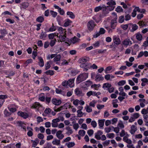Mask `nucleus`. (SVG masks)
Listing matches in <instances>:
<instances>
[{"label":"nucleus","mask_w":148,"mask_h":148,"mask_svg":"<svg viewBox=\"0 0 148 148\" xmlns=\"http://www.w3.org/2000/svg\"><path fill=\"white\" fill-rule=\"evenodd\" d=\"M103 8V11L105 13H108V9L106 8V6L105 5H103L102 7V8Z\"/></svg>","instance_id":"nucleus-42"},{"label":"nucleus","mask_w":148,"mask_h":148,"mask_svg":"<svg viewBox=\"0 0 148 148\" xmlns=\"http://www.w3.org/2000/svg\"><path fill=\"white\" fill-rule=\"evenodd\" d=\"M104 79L103 77L99 74H97L95 77V80L97 81H100L103 80Z\"/></svg>","instance_id":"nucleus-15"},{"label":"nucleus","mask_w":148,"mask_h":148,"mask_svg":"<svg viewBox=\"0 0 148 148\" xmlns=\"http://www.w3.org/2000/svg\"><path fill=\"white\" fill-rule=\"evenodd\" d=\"M110 140H106L103 143V145L104 146H107L110 143Z\"/></svg>","instance_id":"nucleus-63"},{"label":"nucleus","mask_w":148,"mask_h":148,"mask_svg":"<svg viewBox=\"0 0 148 148\" xmlns=\"http://www.w3.org/2000/svg\"><path fill=\"white\" fill-rule=\"evenodd\" d=\"M106 136L109 138H113L114 136V134L113 133H109L107 134Z\"/></svg>","instance_id":"nucleus-41"},{"label":"nucleus","mask_w":148,"mask_h":148,"mask_svg":"<svg viewBox=\"0 0 148 148\" xmlns=\"http://www.w3.org/2000/svg\"><path fill=\"white\" fill-rule=\"evenodd\" d=\"M58 30L60 34H64L66 33V30L65 29H63L62 27H59L58 28Z\"/></svg>","instance_id":"nucleus-25"},{"label":"nucleus","mask_w":148,"mask_h":148,"mask_svg":"<svg viewBox=\"0 0 148 148\" xmlns=\"http://www.w3.org/2000/svg\"><path fill=\"white\" fill-rule=\"evenodd\" d=\"M102 9V7L101 6H99L96 7L95 8L94 10L95 12H98Z\"/></svg>","instance_id":"nucleus-51"},{"label":"nucleus","mask_w":148,"mask_h":148,"mask_svg":"<svg viewBox=\"0 0 148 148\" xmlns=\"http://www.w3.org/2000/svg\"><path fill=\"white\" fill-rule=\"evenodd\" d=\"M0 33L1 34V35L3 36V37H4L5 35L8 34L7 30L5 28L1 29L0 30Z\"/></svg>","instance_id":"nucleus-14"},{"label":"nucleus","mask_w":148,"mask_h":148,"mask_svg":"<svg viewBox=\"0 0 148 148\" xmlns=\"http://www.w3.org/2000/svg\"><path fill=\"white\" fill-rule=\"evenodd\" d=\"M95 23L94 21L91 20L89 21L88 23L87 26L89 30H92L95 26Z\"/></svg>","instance_id":"nucleus-4"},{"label":"nucleus","mask_w":148,"mask_h":148,"mask_svg":"<svg viewBox=\"0 0 148 148\" xmlns=\"http://www.w3.org/2000/svg\"><path fill=\"white\" fill-rule=\"evenodd\" d=\"M80 66L84 69V71H87L88 69L90 68V63L88 62L82 63L80 64Z\"/></svg>","instance_id":"nucleus-2"},{"label":"nucleus","mask_w":148,"mask_h":148,"mask_svg":"<svg viewBox=\"0 0 148 148\" xmlns=\"http://www.w3.org/2000/svg\"><path fill=\"white\" fill-rule=\"evenodd\" d=\"M63 35H60L59 36V38L60 40L64 41L66 40V33L64 34Z\"/></svg>","instance_id":"nucleus-20"},{"label":"nucleus","mask_w":148,"mask_h":148,"mask_svg":"<svg viewBox=\"0 0 148 148\" xmlns=\"http://www.w3.org/2000/svg\"><path fill=\"white\" fill-rule=\"evenodd\" d=\"M40 106V105L39 103L35 102L33 105L32 106V108L37 109Z\"/></svg>","instance_id":"nucleus-28"},{"label":"nucleus","mask_w":148,"mask_h":148,"mask_svg":"<svg viewBox=\"0 0 148 148\" xmlns=\"http://www.w3.org/2000/svg\"><path fill=\"white\" fill-rule=\"evenodd\" d=\"M9 110L12 112H14L16 111V109L15 108H11L10 107H8Z\"/></svg>","instance_id":"nucleus-57"},{"label":"nucleus","mask_w":148,"mask_h":148,"mask_svg":"<svg viewBox=\"0 0 148 148\" xmlns=\"http://www.w3.org/2000/svg\"><path fill=\"white\" fill-rule=\"evenodd\" d=\"M116 20H112L111 23V28L112 29H114L116 26Z\"/></svg>","instance_id":"nucleus-13"},{"label":"nucleus","mask_w":148,"mask_h":148,"mask_svg":"<svg viewBox=\"0 0 148 148\" xmlns=\"http://www.w3.org/2000/svg\"><path fill=\"white\" fill-rule=\"evenodd\" d=\"M103 134V132L101 130H99L95 134V138L98 140H100L101 137L100 136Z\"/></svg>","instance_id":"nucleus-8"},{"label":"nucleus","mask_w":148,"mask_h":148,"mask_svg":"<svg viewBox=\"0 0 148 148\" xmlns=\"http://www.w3.org/2000/svg\"><path fill=\"white\" fill-rule=\"evenodd\" d=\"M18 115L24 119H26L28 117L29 115L27 113L25 112H23L21 111H19L17 113Z\"/></svg>","instance_id":"nucleus-6"},{"label":"nucleus","mask_w":148,"mask_h":148,"mask_svg":"<svg viewBox=\"0 0 148 148\" xmlns=\"http://www.w3.org/2000/svg\"><path fill=\"white\" fill-rule=\"evenodd\" d=\"M114 7L115 6H114L109 5L106 6V8L107 9H108V11H111L113 10L114 9Z\"/></svg>","instance_id":"nucleus-39"},{"label":"nucleus","mask_w":148,"mask_h":148,"mask_svg":"<svg viewBox=\"0 0 148 148\" xmlns=\"http://www.w3.org/2000/svg\"><path fill=\"white\" fill-rule=\"evenodd\" d=\"M104 119L99 120L98 121V124L99 127L100 129H103L104 125Z\"/></svg>","instance_id":"nucleus-12"},{"label":"nucleus","mask_w":148,"mask_h":148,"mask_svg":"<svg viewBox=\"0 0 148 148\" xmlns=\"http://www.w3.org/2000/svg\"><path fill=\"white\" fill-rule=\"evenodd\" d=\"M88 60L87 58H84L82 57L80 58L78 60V62L80 63H83V62H86L88 61Z\"/></svg>","instance_id":"nucleus-26"},{"label":"nucleus","mask_w":148,"mask_h":148,"mask_svg":"<svg viewBox=\"0 0 148 148\" xmlns=\"http://www.w3.org/2000/svg\"><path fill=\"white\" fill-rule=\"evenodd\" d=\"M52 103L56 105H59L61 103V101L60 100H57L56 99H53L52 100Z\"/></svg>","instance_id":"nucleus-11"},{"label":"nucleus","mask_w":148,"mask_h":148,"mask_svg":"<svg viewBox=\"0 0 148 148\" xmlns=\"http://www.w3.org/2000/svg\"><path fill=\"white\" fill-rule=\"evenodd\" d=\"M124 19V16H121L119 18V22L120 23H122L123 22Z\"/></svg>","instance_id":"nucleus-52"},{"label":"nucleus","mask_w":148,"mask_h":148,"mask_svg":"<svg viewBox=\"0 0 148 148\" xmlns=\"http://www.w3.org/2000/svg\"><path fill=\"white\" fill-rule=\"evenodd\" d=\"M4 114L6 116H9L11 114V113L9 112L6 109H5L4 111Z\"/></svg>","instance_id":"nucleus-47"},{"label":"nucleus","mask_w":148,"mask_h":148,"mask_svg":"<svg viewBox=\"0 0 148 148\" xmlns=\"http://www.w3.org/2000/svg\"><path fill=\"white\" fill-rule=\"evenodd\" d=\"M135 126L134 125H132L131 127L130 132L132 134H134L136 131L137 129L135 128Z\"/></svg>","instance_id":"nucleus-24"},{"label":"nucleus","mask_w":148,"mask_h":148,"mask_svg":"<svg viewBox=\"0 0 148 148\" xmlns=\"http://www.w3.org/2000/svg\"><path fill=\"white\" fill-rule=\"evenodd\" d=\"M91 124L94 128H95L97 125V123L95 121H91Z\"/></svg>","instance_id":"nucleus-49"},{"label":"nucleus","mask_w":148,"mask_h":148,"mask_svg":"<svg viewBox=\"0 0 148 148\" xmlns=\"http://www.w3.org/2000/svg\"><path fill=\"white\" fill-rule=\"evenodd\" d=\"M16 124L18 126L21 127H23V125H24L22 122L20 121L16 122Z\"/></svg>","instance_id":"nucleus-44"},{"label":"nucleus","mask_w":148,"mask_h":148,"mask_svg":"<svg viewBox=\"0 0 148 148\" xmlns=\"http://www.w3.org/2000/svg\"><path fill=\"white\" fill-rule=\"evenodd\" d=\"M38 59L39 62L38 63L40 66V67H42L44 65V62L43 60L41 57H40L38 58Z\"/></svg>","instance_id":"nucleus-22"},{"label":"nucleus","mask_w":148,"mask_h":148,"mask_svg":"<svg viewBox=\"0 0 148 148\" xmlns=\"http://www.w3.org/2000/svg\"><path fill=\"white\" fill-rule=\"evenodd\" d=\"M85 109H86V111L88 112H92V110L91 108L89 107L88 106H87L85 107Z\"/></svg>","instance_id":"nucleus-46"},{"label":"nucleus","mask_w":148,"mask_h":148,"mask_svg":"<svg viewBox=\"0 0 148 148\" xmlns=\"http://www.w3.org/2000/svg\"><path fill=\"white\" fill-rule=\"evenodd\" d=\"M112 126H110L109 127H106L105 128V130L106 132L109 133L112 130Z\"/></svg>","instance_id":"nucleus-48"},{"label":"nucleus","mask_w":148,"mask_h":148,"mask_svg":"<svg viewBox=\"0 0 148 148\" xmlns=\"http://www.w3.org/2000/svg\"><path fill=\"white\" fill-rule=\"evenodd\" d=\"M74 129L77 130L79 127V125L77 123H74L73 125Z\"/></svg>","instance_id":"nucleus-61"},{"label":"nucleus","mask_w":148,"mask_h":148,"mask_svg":"<svg viewBox=\"0 0 148 148\" xmlns=\"http://www.w3.org/2000/svg\"><path fill=\"white\" fill-rule=\"evenodd\" d=\"M45 73L47 75H53L54 71H53L49 70L45 72Z\"/></svg>","instance_id":"nucleus-35"},{"label":"nucleus","mask_w":148,"mask_h":148,"mask_svg":"<svg viewBox=\"0 0 148 148\" xmlns=\"http://www.w3.org/2000/svg\"><path fill=\"white\" fill-rule=\"evenodd\" d=\"M45 69L47 70L49 69L51 67L49 63V62H47V63L45 64Z\"/></svg>","instance_id":"nucleus-50"},{"label":"nucleus","mask_w":148,"mask_h":148,"mask_svg":"<svg viewBox=\"0 0 148 148\" xmlns=\"http://www.w3.org/2000/svg\"><path fill=\"white\" fill-rule=\"evenodd\" d=\"M116 11L118 12H120L123 11V9L120 6H118L116 9Z\"/></svg>","instance_id":"nucleus-40"},{"label":"nucleus","mask_w":148,"mask_h":148,"mask_svg":"<svg viewBox=\"0 0 148 148\" xmlns=\"http://www.w3.org/2000/svg\"><path fill=\"white\" fill-rule=\"evenodd\" d=\"M50 13L52 16L53 17H55L57 15V12L52 10L50 11Z\"/></svg>","instance_id":"nucleus-45"},{"label":"nucleus","mask_w":148,"mask_h":148,"mask_svg":"<svg viewBox=\"0 0 148 148\" xmlns=\"http://www.w3.org/2000/svg\"><path fill=\"white\" fill-rule=\"evenodd\" d=\"M123 43L125 45H128L129 44L132 45V43L129 39H126L123 42Z\"/></svg>","instance_id":"nucleus-16"},{"label":"nucleus","mask_w":148,"mask_h":148,"mask_svg":"<svg viewBox=\"0 0 148 148\" xmlns=\"http://www.w3.org/2000/svg\"><path fill=\"white\" fill-rule=\"evenodd\" d=\"M85 133V131L83 130H79L78 132L79 134L82 136H84Z\"/></svg>","instance_id":"nucleus-37"},{"label":"nucleus","mask_w":148,"mask_h":148,"mask_svg":"<svg viewBox=\"0 0 148 148\" xmlns=\"http://www.w3.org/2000/svg\"><path fill=\"white\" fill-rule=\"evenodd\" d=\"M113 40L114 43L117 45H119L121 43V41L119 36H114L113 37Z\"/></svg>","instance_id":"nucleus-5"},{"label":"nucleus","mask_w":148,"mask_h":148,"mask_svg":"<svg viewBox=\"0 0 148 148\" xmlns=\"http://www.w3.org/2000/svg\"><path fill=\"white\" fill-rule=\"evenodd\" d=\"M105 28L108 30V32L109 33H111L113 32L112 29L109 27H105Z\"/></svg>","instance_id":"nucleus-56"},{"label":"nucleus","mask_w":148,"mask_h":148,"mask_svg":"<svg viewBox=\"0 0 148 148\" xmlns=\"http://www.w3.org/2000/svg\"><path fill=\"white\" fill-rule=\"evenodd\" d=\"M44 20V18L42 16H39L37 17L36 19V21L37 22L42 23Z\"/></svg>","instance_id":"nucleus-23"},{"label":"nucleus","mask_w":148,"mask_h":148,"mask_svg":"<svg viewBox=\"0 0 148 148\" xmlns=\"http://www.w3.org/2000/svg\"><path fill=\"white\" fill-rule=\"evenodd\" d=\"M136 38L138 40L140 41L142 40V36L139 33L136 34Z\"/></svg>","instance_id":"nucleus-27"},{"label":"nucleus","mask_w":148,"mask_h":148,"mask_svg":"<svg viewBox=\"0 0 148 148\" xmlns=\"http://www.w3.org/2000/svg\"><path fill=\"white\" fill-rule=\"evenodd\" d=\"M66 129L68 131V133H69L70 134H71L73 133V131L71 129V128L70 127H66Z\"/></svg>","instance_id":"nucleus-59"},{"label":"nucleus","mask_w":148,"mask_h":148,"mask_svg":"<svg viewBox=\"0 0 148 148\" xmlns=\"http://www.w3.org/2000/svg\"><path fill=\"white\" fill-rule=\"evenodd\" d=\"M88 74L83 73L79 75L76 79V83L79 84L81 82L85 80L88 77Z\"/></svg>","instance_id":"nucleus-1"},{"label":"nucleus","mask_w":148,"mask_h":148,"mask_svg":"<svg viewBox=\"0 0 148 148\" xmlns=\"http://www.w3.org/2000/svg\"><path fill=\"white\" fill-rule=\"evenodd\" d=\"M129 29L130 32H133L136 30L138 28V26L136 24L129 23Z\"/></svg>","instance_id":"nucleus-3"},{"label":"nucleus","mask_w":148,"mask_h":148,"mask_svg":"<svg viewBox=\"0 0 148 148\" xmlns=\"http://www.w3.org/2000/svg\"><path fill=\"white\" fill-rule=\"evenodd\" d=\"M74 92L75 94L78 96H82L84 95V94L79 88H77L75 89Z\"/></svg>","instance_id":"nucleus-7"},{"label":"nucleus","mask_w":148,"mask_h":148,"mask_svg":"<svg viewBox=\"0 0 148 148\" xmlns=\"http://www.w3.org/2000/svg\"><path fill=\"white\" fill-rule=\"evenodd\" d=\"M62 85L65 87H66L68 86V82L67 81H64L62 83Z\"/></svg>","instance_id":"nucleus-64"},{"label":"nucleus","mask_w":148,"mask_h":148,"mask_svg":"<svg viewBox=\"0 0 148 148\" xmlns=\"http://www.w3.org/2000/svg\"><path fill=\"white\" fill-rule=\"evenodd\" d=\"M72 22V21L69 19H67L64 24V26L65 27H67L69 25L70 23H71Z\"/></svg>","instance_id":"nucleus-29"},{"label":"nucleus","mask_w":148,"mask_h":148,"mask_svg":"<svg viewBox=\"0 0 148 148\" xmlns=\"http://www.w3.org/2000/svg\"><path fill=\"white\" fill-rule=\"evenodd\" d=\"M129 23L127 24L122 25H121V27L124 30H126L128 28L129 29Z\"/></svg>","instance_id":"nucleus-36"},{"label":"nucleus","mask_w":148,"mask_h":148,"mask_svg":"<svg viewBox=\"0 0 148 148\" xmlns=\"http://www.w3.org/2000/svg\"><path fill=\"white\" fill-rule=\"evenodd\" d=\"M62 131L61 130H59L57 131L56 133V136L58 138L60 139H62L64 137L63 134H62Z\"/></svg>","instance_id":"nucleus-9"},{"label":"nucleus","mask_w":148,"mask_h":148,"mask_svg":"<svg viewBox=\"0 0 148 148\" xmlns=\"http://www.w3.org/2000/svg\"><path fill=\"white\" fill-rule=\"evenodd\" d=\"M99 32L101 34H103L105 33L106 31L103 28H101L100 29Z\"/></svg>","instance_id":"nucleus-60"},{"label":"nucleus","mask_w":148,"mask_h":148,"mask_svg":"<svg viewBox=\"0 0 148 148\" xmlns=\"http://www.w3.org/2000/svg\"><path fill=\"white\" fill-rule=\"evenodd\" d=\"M38 137L41 139H42L44 137V135L41 133H39L37 135Z\"/></svg>","instance_id":"nucleus-54"},{"label":"nucleus","mask_w":148,"mask_h":148,"mask_svg":"<svg viewBox=\"0 0 148 148\" xmlns=\"http://www.w3.org/2000/svg\"><path fill=\"white\" fill-rule=\"evenodd\" d=\"M94 131L92 130H88L87 131V133L89 136H90L93 134Z\"/></svg>","instance_id":"nucleus-55"},{"label":"nucleus","mask_w":148,"mask_h":148,"mask_svg":"<svg viewBox=\"0 0 148 148\" xmlns=\"http://www.w3.org/2000/svg\"><path fill=\"white\" fill-rule=\"evenodd\" d=\"M74 78L71 79L67 81L68 82V86L72 88L74 86Z\"/></svg>","instance_id":"nucleus-10"},{"label":"nucleus","mask_w":148,"mask_h":148,"mask_svg":"<svg viewBox=\"0 0 148 148\" xmlns=\"http://www.w3.org/2000/svg\"><path fill=\"white\" fill-rule=\"evenodd\" d=\"M108 1V2L107 3V4L109 5L114 6L116 5L115 1L113 0H107Z\"/></svg>","instance_id":"nucleus-19"},{"label":"nucleus","mask_w":148,"mask_h":148,"mask_svg":"<svg viewBox=\"0 0 148 148\" xmlns=\"http://www.w3.org/2000/svg\"><path fill=\"white\" fill-rule=\"evenodd\" d=\"M67 15L69 16V17L73 19L75 18V15L72 12H68Z\"/></svg>","instance_id":"nucleus-31"},{"label":"nucleus","mask_w":148,"mask_h":148,"mask_svg":"<svg viewBox=\"0 0 148 148\" xmlns=\"http://www.w3.org/2000/svg\"><path fill=\"white\" fill-rule=\"evenodd\" d=\"M111 86L112 85H111V84H109L108 83H106L103 84V88H107L108 89L109 88H110Z\"/></svg>","instance_id":"nucleus-33"},{"label":"nucleus","mask_w":148,"mask_h":148,"mask_svg":"<svg viewBox=\"0 0 148 148\" xmlns=\"http://www.w3.org/2000/svg\"><path fill=\"white\" fill-rule=\"evenodd\" d=\"M61 58V56L60 54L57 55L53 59L54 62H57L60 61Z\"/></svg>","instance_id":"nucleus-30"},{"label":"nucleus","mask_w":148,"mask_h":148,"mask_svg":"<svg viewBox=\"0 0 148 148\" xmlns=\"http://www.w3.org/2000/svg\"><path fill=\"white\" fill-rule=\"evenodd\" d=\"M60 143V140L56 139H55L52 142V144L54 145H59Z\"/></svg>","instance_id":"nucleus-34"},{"label":"nucleus","mask_w":148,"mask_h":148,"mask_svg":"<svg viewBox=\"0 0 148 148\" xmlns=\"http://www.w3.org/2000/svg\"><path fill=\"white\" fill-rule=\"evenodd\" d=\"M5 66L4 64V61L1 60H0V67H4Z\"/></svg>","instance_id":"nucleus-62"},{"label":"nucleus","mask_w":148,"mask_h":148,"mask_svg":"<svg viewBox=\"0 0 148 148\" xmlns=\"http://www.w3.org/2000/svg\"><path fill=\"white\" fill-rule=\"evenodd\" d=\"M47 36V35L46 34V32L42 31L40 36V39L43 40H45Z\"/></svg>","instance_id":"nucleus-17"},{"label":"nucleus","mask_w":148,"mask_h":148,"mask_svg":"<svg viewBox=\"0 0 148 148\" xmlns=\"http://www.w3.org/2000/svg\"><path fill=\"white\" fill-rule=\"evenodd\" d=\"M79 39L77 38L76 36H74L73 38H72L71 39V43L73 44H75L78 42Z\"/></svg>","instance_id":"nucleus-18"},{"label":"nucleus","mask_w":148,"mask_h":148,"mask_svg":"<svg viewBox=\"0 0 148 148\" xmlns=\"http://www.w3.org/2000/svg\"><path fill=\"white\" fill-rule=\"evenodd\" d=\"M56 42V39H55L53 40H51L49 44L51 47H53L55 45Z\"/></svg>","instance_id":"nucleus-38"},{"label":"nucleus","mask_w":148,"mask_h":148,"mask_svg":"<svg viewBox=\"0 0 148 148\" xmlns=\"http://www.w3.org/2000/svg\"><path fill=\"white\" fill-rule=\"evenodd\" d=\"M66 145L69 148L73 147L75 145V143L73 142H69V143H66Z\"/></svg>","instance_id":"nucleus-32"},{"label":"nucleus","mask_w":148,"mask_h":148,"mask_svg":"<svg viewBox=\"0 0 148 148\" xmlns=\"http://www.w3.org/2000/svg\"><path fill=\"white\" fill-rule=\"evenodd\" d=\"M133 117L135 118L136 119L138 118L139 116V114L138 113H135L132 116Z\"/></svg>","instance_id":"nucleus-58"},{"label":"nucleus","mask_w":148,"mask_h":148,"mask_svg":"<svg viewBox=\"0 0 148 148\" xmlns=\"http://www.w3.org/2000/svg\"><path fill=\"white\" fill-rule=\"evenodd\" d=\"M55 36V33H52L49 34L48 37L49 39H52Z\"/></svg>","instance_id":"nucleus-53"},{"label":"nucleus","mask_w":148,"mask_h":148,"mask_svg":"<svg viewBox=\"0 0 148 148\" xmlns=\"http://www.w3.org/2000/svg\"><path fill=\"white\" fill-rule=\"evenodd\" d=\"M22 7H21V8H23L25 9L28 7L29 5V3L27 2H25L22 3Z\"/></svg>","instance_id":"nucleus-21"},{"label":"nucleus","mask_w":148,"mask_h":148,"mask_svg":"<svg viewBox=\"0 0 148 148\" xmlns=\"http://www.w3.org/2000/svg\"><path fill=\"white\" fill-rule=\"evenodd\" d=\"M126 83V82L125 80H121L118 83V84L119 86H121L124 85Z\"/></svg>","instance_id":"nucleus-43"}]
</instances>
